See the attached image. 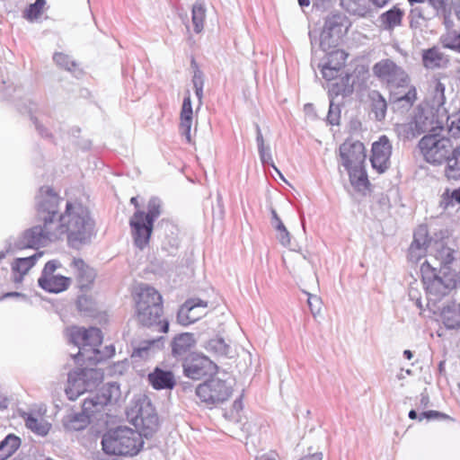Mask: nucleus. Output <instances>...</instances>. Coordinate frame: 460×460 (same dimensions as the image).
I'll list each match as a JSON object with an SVG mask.
<instances>
[{"label":"nucleus","instance_id":"nucleus-1","mask_svg":"<svg viewBox=\"0 0 460 460\" xmlns=\"http://www.w3.org/2000/svg\"><path fill=\"white\" fill-rule=\"evenodd\" d=\"M37 201L38 225L27 229L15 242L17 249L38 248L66 236L68 244L75 249L87 243L93 231L89 210L81 203L67 201L59 214L62 199L49 187H42Z\"/></svg>","mask_w":460,"mask_h":460},{"label":"nucleus","instance_id":"nucleus-2","mask_svg":"<svg viewBox=\"0 0 460 460\" xmlns=\"http://www.w3.org/2000/svg\"><path fill=\"white\" fill-rule=\"evenodd\" d=\"M372 71L379 81L390 89L394 102H403L402 106L411 107L416 100V89L410 86V78L404 69L392 59L385 58L376 63Z\"/></svg>","mask_w":460,"mask_h":460},{"label":"nucleus","instance_id":"nucleus-3","mask_svg":"<svg viewBox=\"0 0 460 460\" xmlns=\"http://www.w3.org/2000/svg\"><path fill=\"white\" fill-rule=\"evenodd\" d=\"M120 395V388L117 383L104 385L97 394L84 399L81 412H70L63 418L64 428L69 431H79L85 429L93 413L101 411L104 406L110 403L116 402Z\"/></svg>","mask_w":460,"mask_h":460},{"label":"nucleus","instance_id":"nucleus-4","mask_svg":"<svg viewBox=\"0 0 460 460\" xmlns=\"http://www.w3.org/2000/svg\"><path fill=\"white\" fill-rule=\"evenodd\" d=\"M143 435L131 428L110 429L102 438V450L107 455L134 456L144 445Z\"/></svg>","mask_w":460,"mask_h":460},{"label":"nucleus","instance_id":"nucleus-5","mask_svg":"<svg viewBox=\"0 0 460 460\" xmlns=\"http://www.w3.org/2000/svg\"><path fill=\"white\" fill-rule=\"evenodd\" d=\"M161 215V200L151 198L147 205V212L137 209L130 217L129 226L134 244L143 250L149 243L153 232L154 221Z\"/></svg>","mask_w":460,"mask_h":460},{"label":"nucleus","instance_id":"nucleus-6","mask_svg":"<svg viewBox=\"0 0 460 460\" xmlns=\"http://www.w3.org/2000/svg\"><path fill=\"white\" fill-rule=\"evenodd\" d=\"M421 273L429 305H435L456 288L457 281L454 274L441 270L438 273L437 269L431 267L428 261L421 265Z\"/></svg>","mask_w":460,"mask_h":460},{"label":"nucleus","instance_id":"nucleus-7","mask_svg":"<svg viewBox=\"0 0 460 460\" xmlns=\"http://www.w3.org/2000/svg\"><path fill=\"white\" fill-rule=\"evenodd\" d=\"M70 340L79 348L78 353L74 356L76 362L83 360L95 365L102 361L99 347L102 342V335L99 328H76L71 332Z\"/></svg>","mask_w":460,"mask_h":460},{"label":"nucleus","instance_id":"nucleus-8","mask_svg":"<svg viewBox=\"0 0 460 460\" xmlns=\"http://www.w3.org/2000/svg\"><path fill=\"white\" fill-rule=\"evenodd\" d=\"M128 414L132 418L134 426L144 437H151L157 431L158 416L148 397L142 396L137 399Z\"/></svg>","mask_w":460,"mask_h":460},{"label":"nucleus","instance_id":"nucleus-9","mask_svg":"<svg viewBox=\"0 0 460 460\" xmlns=\"http://www.w3.org/2000/svg\"><path fill=\"white\" fill-rule=\"evenodd\" d=\"M103 379V373L96 368L76 369L68 374L66 394L75 401L86 391L95 388Z\"/></svg>","mask_w":460,"mask_h":460},{"label":"nucleus","instance_id":"nucleus-10","mask_svg":"<svg viewBox=\"0 0 460 460\" xmlns=\"http://www.w3.org/2000/svg\"><path fill=\"white\" fill-rule=\"evenodd\" d=\"M449 137H440L439 133L424 136L419 142V147L425 160L432 164H441L448 158L453 148Z\"/></svg>","mask_w":460,"mask_h":460},{"label":"nucleus","instance_id":"nucleus-11","mask_svg":"<svg viewBox=\"0 0 460 460\" xmlns=\"http://www.w3.org/2000/svg\"><path fill=\"white\" fill-rule=\"evenodd\" d=\"M347 30V18L341 13H332L324 22L323 31L320 35V48L327 52L336 48Z\"/></svg>","mask_w":460,"mask_h":460},{"label":"nucleus","instance_id":"nucleus-12","mask_svg":"<svg viewBox=\"0 0 460 460\" xmlns=\"http://www.w3.org/2000/svg\"><path fill=\"white\" fill-rule=\"evenodd\" d=\"M232 392V384L219 378H211L196 387V394L201 402L210 404L227 401Z\"/></svg>","mask_w":460,"mask_h":460},{"label":"nucleus","instance_id":"nucleus-13","mask_svg":"<svg viewBox=\"0 0 460 460\" xmlns=\"http://www.w3.org/2000/svg\"><path fill=\"white\" fill-rule=\"evenodd\" d=\"M183 374L193 380H199L211 376L217 370V365L208 357L195 354L184 359Z\"/></svg>","mask_w":460,"mask_h":460},{"label":"nucleus","instance_id":"nucleus-14","mask_svg":"<svg viewBox=\"0 0 460 460\" xmlns=\"http://www.w3.org/2000/svg\"><path fill=\"white\" fill-rule=\"evenodd\" d=\"M341 164L347 171L362 166L366 160V150L360 141L344 142L340 146Z\"/></svg>","mask_w":460,"mask_h":460},{"label":"nucleus","instance_id":"nucleus-15","mask_svg":"<svg viewBox=\"0 0 460 460\" xmlns=\"http://www.w3.org/2000/svg\"><path fill=\"white\" fill-rule=\"evenodd\" d=\"M370 162L379 173H384L391 165L392 144L386 136H382L372 145Z\"/></svg>","mask_w":460,"mask_h":460},{"label":"nucleus","instance_id":"nucleus-16","mask_svg":"<svg viewBox=\"0 0 460 460\" xmlns=\"http://www.w3.org/2000/svg\"><path fill=\"white\" fill-rule=\"evenodd\" d=\"M208 302L199 298L187 300L179 309L177 321L181 325H189L195 323L205 314Z\"/></svg>","mask_w":460,"mask_h":460},{"label":"nucleus","instance_id":"nucleus-17","mask_svg":"<svg viewBox=\"0 0 460 460\" xmlns=\"http://www.w3.org/2000/svg\"><path fill=\"white\" fill-rule=\"evenodd\" d=\"M141 309L137 308V322L147 328H154L159 332H167L169 330V323L162 319L163 306L153 305L145 310V318H142Z\"/></svg>","mask_w":460,"mask_h":460},{"label":"nucleus","instance_id":"nucleus-18","mask_svg":"<svg viewBox=\"0 0 460 460\" xmlns=\"http://www.w3.org/2000/svg\"><path fill=\"white\" fill-rule=\"evenodd\" d=\"M431 243L426 226H419L413 234V241L409 248L408 257L411 261H418L425 256L428 247Z\"/></svg>","mask_w":460,"mask_h":460},{"label":"nucleus","instance_id":"nucleus-19","mask_svg":"<svg viewBox=\"0 0 460 460\" xmlns=\"http://www.w3.org/2000/svg\"><path fill=\"white\" fill-rule=\"evenodd\" d=\"M153 305L163 306L162 296L154 288L148 285L140 287L136 301V307L141 309L142 318H145V310Z\"/></svg>","mask_w":460,"mask_h":460},{"label":"nucleus","instance_id":"nucleus-20","mask_svg":"<svg viewBox=\"0 0 460 460\" xmlns=\"http://www.w3.org/2000/svg\"><path fill=\"white\" fill-rule=\"evenodd\" d=\"M415 127L418 133L428 132L439 133L444 130V120L438 119L432 111H427L425 114L419 115L415 120Z\"/></svg>","mask_w":460,"mask_h":460},{"label":"nucleus","instance_id":"nucleus-21","mask_svg":"<svg viewBox=\"0 0 460 460\" xmlns=\"http://www.w3.org/2000/svg\"><path fill=\"white\" fill-rule=\"evenodd\" d=\"M195 343L196 341L192 333L183 332L178 334L171 341L172 355L176 358H185Z\"/></svg>","mask_w":460,"mask_h":460},{"label":"nucleus","instance_id":"nucleus-22","mask_svg":"<svg viewBox=\"0 0 460 460\" xmlns=\"http://www.w3.org/2000/svg\"><path fill=\"white\" fill-rule=\"evenodd\" d=\"M148 381L156 390L172 389L176 385L173 373L159 367H155L154 371L148 375Z\"/></svg>","mask_w":460,"mask_h":460},{"label":"nucleus","instance_id":"nucleus-23","mask_svg":"<svg viewBox=\"0 0 460 460\" xmlns=\"http://www.w3.org/2000/svg\"><path fill=\"white\" fill-rule=\"evenodd\" d=\"M193 111L191 106L190 93L187 91V95L183 99L181 111V134L186 137V140L190 143L191 136L190 129L192 126Z\"/></svg>","mask_w":460,"mask_h":460},{"label":"nucleus","instance_id":"nucleus-24","mask_svg":"<svg viewBox=\"0 0 460 460\" xmlns=\"http://www.w3.org/2000/svg\"><path fill=\"white\" fill-rule=\"evenodd\" d=\"M403 11L397 5L393 6L388 11L379 15L377 19L378 26L384 31H392L394 28L402 24Z\"/></svg>","mask_w":460,"mask_h":460},{"label":"nucleus","instance_id":"nucleus-25","mask_svg":"<svg viewBox=\"0 0 460 460\" xmlns=\"http://www.w3.org/2000/svg\"><path fill=\"white\" fill-rule=\"evenodd\" d=\"M42 252H35L32 255L23 258H17L12 263V270L13 273V280L21 282L23 276L34 266L36 261L42 256Z\"/></svg>","mask_w":460,"mask_h":460},{"label":"nucleus","instance_id":"nucleus-26","mask_svg":"<svg viewBox=\"0 0 460 460\" xmlns=\"http://www.w3.org/2000/svg\"><path fill=\"white\" fill-rule=\"evenodd\" d=\"M71 283L69 278L61 275H53L47 279L40 277L38 279L39 286L46 291L59 293L66 290Z\"/></svg>","mask_w":460,"mask_h":460},{"label":"nucleus","instance_id":"nucleus-27","mask_svg":"<svg viewBox=\"0 0 460 460\" xmlns=\"http://www.w3.org/2000/svg\"><path fill=\"white\" fill-rule=\"evenodd\" d=\"M204 348L216 357L233 358L235 353L232 346L221 337L210 339L205 343Z\"/></svg>","mask_w":460,"mask_h":460},{"label":"nucleus","instance_id":"nucleus-28","mask_svg":"<svg viewBox=\"0 0 460 460\" xmlns=\"http://www.w3.org/2000/svg\"><path fill=\"white\" fill-rule=\"evenodd\" d=\"M339 78L329 85V94L333 99L334 96H348L353 92V83L351 82V75L346 73H341Z\"/></svg>","mask_w":460,"mask_h":460},{"label":"nucleus","instance_id":"nucleus-29","mask_svg":"<svg viewBox=\"0 0 460 460\" xmlns=\"http://www.w3.org/2000/svg\"><path fill=\"white\" fill-rule=\"evenodd\" d=\"M442 323L447 329H456L460 326V305L452 303L444 306L440 313Z\"/></svg>","mask_w":460,"mask_h":460},{"label":"nucleus","instance_id":"nucleus-30","mask_svg":"<svg viewBox=\"0 0 460 460\" xmlns=\"http://www.w3.org/2000/svg\"><path fill=\"white\" fill-rule=\"evenodd\" d=\"M435 245L434 257L436 260L439 261L441 271H446L455 261L456 251L446 246L442 242H436Z\"/></svg>","mask_w":460,"mask_h":460},{"label":"nucleus","instance_id":"nucleus-31","mask_svg":"<svg viewBox=\"0 0 460 460\" xmlns=\"http://www.w3.org/2000/svg\"><path fill=\"white\" fill-rule=\"evenodd\" d=\"M287 269L295 276H300L301 270L309 268V261L305 255L290 252L284 258Z\"/></svg>","mask_w":460,"mask_h":460},{"label":"nucleus","instance_id":"nucleus-32","mask_svg":"<svg viewBox=\"0 0 460 460\" xmlns=\"http://www.w3.org/2000/svg\"><path fill=\"white\" fill-rule=\"evenodd\" d=\"M446 176L448 179L457 180L460 178V146H453L448 158L446 160Z\"/></svg>","mask_w":460,"mask_h":460},{"label":"nucleus","instance_id":"nucleus-33","mask_svg":"<svg viewBox=\"0 0 460 460\" xmlns=\"http://www.w3.org/2000/svg\"><path fill=\"white\" fill-rule=\"evenodd\" d=\"M368 96L371 101V111L375 114V118L379 121L384 119L387 110L385 99L377 91H371Z\"/></svg>","mask_w":460,"mask_h":460},{"label":"nucleus","instance_id":"nucleus-34","mask_svg":"<svg viewBox=\"0 0 460 460\" xmlns=\"http://www.w3.org/2000/svg\"><path fill=\"white\" fill-rule=\"evenodd\" d=\"M21 439L15 435L9 434L0 442V460L11 456L20 447Z\"/></svg>","mask_w":460,"mask_h":460},{"label":"nucleus","instance_id":"nucleus-35","mask_svg":"<svg viewBox=\"0 0 460 460\" xmlns=\"http://www.w3.org/2000/svg\"><path fill=\"white\" fill-rule=\"evenodd\" d=\"M71 266L76 271L77 277L84 284L91 283L94 279V272L93 269L85 264L82 259H74Z\"/></svg>","mask_w":460,"mask_h":460},{"label":"nucleus","instance_id":"nucleus-36","mask_svg":"<svg viewBox=\"0 0 460 460\" xmlns=\"http://www.w3.org/2000/svg\"><path fill=\"white\" fill-rule=\"evenodd\" d=\"M163 226H164V232H165V238L163 242V246L166 250H175L179 246V238H178V230L177 228L168 223H163Z\"/></svg>","mask_w":460,"mask_h":460},{"label":"nucleus","instance_id":"nucleus-37","mask_svg":"<svg viewBox=\"0 0 460 460\" xmlns=\"http://www.w3.org/2000/svg\"><path fill=\"white\" fill-rule=\"evenodd\" d=\"M349 181L358 190L367 188L369 184L367 175L362 166L348 171Z\"/></svg>","mask_w":460,"mask_h":460},{"label":"nucleus","instance_id":"nucleus-38","mask_svg":"<svg viewBox=\"0 0 460 460\" xmlns=\"http://www.w3.org/2000/svg\"><path fill=\"white\" fill-rule=\"evenodd\" d=\"M442 60L443 55L436 48L424 51L422 55V61L427 68H436L440 66Z\"/></svg>","mask_w":460,"mask_h":460},{"label":"nucleus","instance_id":"nucleus-39","mask_svg":"<svg viewBox=\"0 0 460 460\" xmlns=\"http://www.w3.org/2000/svg\"><path fill=\"white\" fill-rule=\"evenodd\" d=\"M205 6L201 2H196L192 6V23L194 31L199 33L203 30L205 19Z\"/></svg>","mask_w":460,"mask_h":460},{"label":"nucleus","instance_id":"nucleus-40","mask_svg":"<svg viewBox=\"0 0 460 460\" xmlns=\"http://www.w3.org/2000/svg\"><path fill=\"white\" fill-rule=\"evenodd\" d=\"M326 53L329 54L328 61L326 62L331 67H334L335 71L340 73L341 69L345 64L347 54L341 49H330Z\"/></svg>","mask_w":460,"mask_h":460},{"label":"nucleus","instance_id":"nucleus-41","mask_svg":"<svg viewBox=\"0 0 460 460\" xmlns=\"http://www.w3.org/2000/svg\"><path fill=\"white\" fill-rule=\"evenodd\" d=\"M441 42L445 48L460 53V32L455 30L447 31L442 35Z\"/></svg>","mask_w":460,"mask_h":460},{"label":"nucleus","instance_id":"nucleus-42","mask_svg":"<svg viewBox=\"0 0 460 460\" xmlns=\"http://www.w3.org/2000/svg\"><path fill=\"white\" fill-rule=\"evenodd\" d=\"M26 427L41 436L47 435L49 430V426L47 422L42 420H38L32 416H29L26 419Z\"/></svg>","mask_w":460,"mask_h":460},{"label":"nucleus","instance_id":"nucleus-43","mask_svg":"<svg viewBox=\"0 0 460 460\" xmlns=\"http://www.w3.org/2000/svg\"><path fill=\"white\" fill-rule=\"evenodd\" d=\"M53 60L58 66L68 71H72V69L76 66L75 61L71 60L67 55L61 52L55 53Z\"/></svg>","mask_w":460,"mask_h":460},{"label":"nucleus","instance_id":"nucleus-44","mask_svg":"<svg viewBox=\"0 0 460 460\" xmlns=\"http://www.w3.org/2000/svg\"><path fill=\"white\" fill-rule=\"evenodd\" d=\"M45 3V0H36L35 3L30 4L25 13V17L29 20L37 19L40 15Z\"/></svg>","mask_w":460,"mask_h":460},{"label":"nucleus","instance_id":"nucleus-45","mask_svg":"<svg viewBox=\"0 0 460 460\" xmlns=\"http://www.w3.org/2000/svg\"><path fill=\"white\" fill-rule=\"evenodd\" d=\"M448 4H443L441 7L436 8V10L441 13L445 17L454 12L456 17L460 20V0H453V3Z\"/></svg>","mask_w":460,"mask_h":460},{"label":"nucleus","instance_id":"nucleus-46","mask_svg":"<svg viewBox=\"0 0 460 460\" xmlns=\"http://www.w3.org/2000/svg\"><path fill=\"white\" fill-rule=\"evenodd\" d=\"M191 66L194 68V74L192 77V84L194 90L203 88L204 86V75L203 72L199 68L194 58L191 60Z\"/></svg>","mask_w":460,"mask_h":460},{"label":"nucleus","instance_id":"nucleus-47","mask_svg":"<svg viewBox=\"0 0 460 460\" xmlns=\"http://www.w3.org/2000/svg\"><path fill=\"white\" fill-rule=\"evenodd\" d=\"M341 119V110L339 105H335L333 102V99L330 102L329 111L327 115V121L331 125H339Z\"/></svg>","mask_w":460,"mask_h":460},{"label":"nucleus","instance_id":"nucleus-48","mask_svg":"<svg viewBox=\"0 0 460 460\" xmlns=\"http://www.w3.org/2000/svg\"><path fill=\"white\" fill-rule=\"evenodd\" d=\"M448 120H450L448 131L452 132L453 135L460 133V111L452 116L447 117V121Z\"/></svg>","mask_w":460,"mask_h":460},{"label":"nucleus","instance_id":"nucleus-49","mask_svg":"<svg viewBox=\"0 0 460 460\" xmlns=\"http://www.w3.org/2000/svg\"><path fill=\"white\" fill-rule=\"evenodd\" d=\"M307 295H308V299H307L308 306H309L313 315L316 316L321 312L322 301H321L320 297H318L317 296H314L311 294H307Z\"/></svg>","mask_w":460,"mask_h":460},{"label":"nucleus","instance_id":"nucleus-50","mask_svg":"<svg viewBox=\"0 0 460 460\" xmlns=\"http://www.w3.org/2000/svg\"><path fill=\"white\" fill-rule=\"evenodd\" d=\"M423 419L452 420V419L448 415H447L443 412L438 411H428L422 412L419 418V420H422Z\"/></svg>","mask_w":460,"mask_h":460},{"label":"nucleus","instance_id":"nucleus-51","mask_svg":"<svg viewBox=\"0 0 460 460\" xmlns=\"http://www.w3.org/2000/svg\"><path fill=\"white\" fill-rule=\"evenodd\" d=\"M456 199L453 197V190L450 191L448 189L443 193L440 200V207L444 209H447L450 207L455 206Z\"/></svg>","mask_w":460,"mask_h":460},{"label":"nucleus","instance_id":"nucleus-52","mask_svg":"<svg viewBox=\"0 0 460 460\" xmlns=\"http://www.w3.org/2000/svg\"><path fill=\"white\" fill-rule=\"evenodd\" d=\"M60 267V263L57 260H52V261H48L46 264H45V267L42 270V273H41V276L40 277H45V279L50 277V276H53V273L54 271L58 268Z\"/></svg>","mask_w":460,"mask_h":460},{"label":"nucleus","instance_id":"nucleus-53","mask_svg":"<svg viewBox=\"0 0 460 460\" xmlns=\"http://www.w3.org/2000/svg\"><path fill=\"white\" fill-rule=\"evenodd\" d=\"M322 75L324 79L331 81L335 80L341 74L335 71L334 67H331L330 65L325 63L322 67Z\"/></svg>","mask_w":460,"mask_h":460},{"label":"nucleus","instance_id":"nucleus-54","mask_svg":"<svg viewBox=\"0 0 460 460\" xmlns=\"http://www.w3.org/2000/svg\"><path fill=\"white\" fill-rule=\"evenodd\" d=\"M277 231V238L280 242V243L284 246H288L290 244V236L289 232L286 228V226H283L281 228H279Z\"/></svg>","mask_w":460,"mask_h":460},{"label":"nucleus","instance_id":"nucleus-55","mask_svg":"<svg viewBox=\"0 0 460 460\" xmlns=\"http://www.w3.org/2000/svg\"><path fill=\"white\" fill-rule=\"evenodd\" d=\"M153 343H155V340L148 342V344L146 346H140L138 348L134 349V350L132 352V357H138V358H147L149 356L150 344H153Z\"/></svg>","mask_w":460,"mask_h":460},{"label":"nucleus","instance_id":"nucleus-56","mask_svg":"<svg viewBox=\"0 0 460 460\" xmlns=\"http://www.w3.org/2000/svg\"><path fill=\"white\" fill-rule=\"evenodd\" d=\"M258 151H259L260 158L263 164H272V157H271V154H270V150L269 146L263 147L261 149H258Z\"/></svg>","mask_w":460,"mask_h":460},{"label":"nucleus","instance_id":"nucleus-57","mask_svg":"<svg viewBox=\"0 0 460 460\" xmlns=\"http://www.w3.org/2000/svg\"><path fill=\"white\" fill-rule=\"evenodd\" d=\"M270 213H271V221L270 222H271L272 226L275 228V230L285 226L283 222L279 218V215L277 214V211L273 208H270Z\"/></svg>","mask_w":460,"mask_h":460},{"label":"nucleus","instance_id":"nucleus-58","mask_svg":"<svg viewBox=\"0 0 460 460\" xmlns=\"http://www.w3.org/2000/svg\"><path fill=\"white\" fill-rule=\"evenodd\" d=\"M256 141L258 145V149H261L263 147H266L264 145V139L261 134V130L258 124H256Z\"/></svg>","mask_w":460,"mask_h":460},{"label":"nucleus","instance_id":"nucleus-59","mask_svg":"<svg viewBox=\"0 0 460 460\" xmlns=\"http://www.w3.org/2000/svg\"><path fill=\"white\" fill-rule=\"evenodd\" d=\"M114 352L115 349L113 346H106L103 351L101 350V355L102 356V361L108 358H111L114 354Z\"/></svg>","mask_w":460,"mask_h":460},{"label":"nucleus","instance_id":"nucleus-60","mask_svg":"<svg viewBox=\"0 0 460 460\" xmlns=\"http://www.w3.org/2000/svg\"><path fill=\"white\" fill-rule=\"evenodd\" d=\"M33 119V123L35 124L36 129L39 131V133L42 137H48L49 134L47 133V129L41 124L39 123L37 119Z\"/></svg>","mask_w":460,"mask_h":460},{"label":"nucleus","instance_id":"nucleus-61","mask_svg":"<svg viewBox=\"0 0 460 460\" xmlns=\"http://www.w3.org/2000/svg\"><path fill=\"white\" fill-rule=\"evenodd\" d=\"M429 4L436 9L438 7H441L443 4H447V3H453V0H429Z\"/></svg>","mask_w":460,"mask_h":460},{"label":"nucleus","instance_id":"nucleus-62","mask_svg":"<svg viewBox=\"0 0 460 460\" xmlns=\"http://www.w3.org/2000/svg\"><path fill=\"white\" fill-rule=\"evenodd\" d=\"M429 402V395L426 394H421V397H420V406L427 407Z\"/></svg>","mask_w":460,"mask_h":460},{"label":"nucleus","instance_id":"nucleus-63","mask_svg":"<svg viewBox=\"0 0 460 460\" xmlns=\"http://www.w3.org/2000/svg\"><path fill=\"white\" fill-rule=\"evenodd\" d=\"M390 0H369L372 4H374L376 7H383L385 6Z\"/></svg>","mask_w":460,"mask_h":460},{"label":"nucleus","instance_id":"nucleus-64","mask_svg":"<svg viewBox=\"0 0 460 460\" xmlns=\"http://www.w3.org/2000/svg\"><path fill=\"white\" fill-rule=\"evenodd\" d=\"M453 197L456 199V202L460 203V187L453 190Z\"/></svg>","mask_w":460,"mask_h":460}]
</instances>
